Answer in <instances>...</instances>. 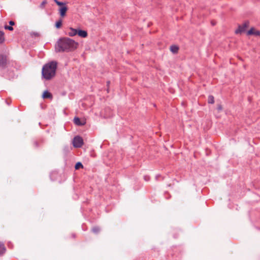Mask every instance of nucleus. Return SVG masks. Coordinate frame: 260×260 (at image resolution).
<instances>
[{
  "label": "nucleus",
  "mask_w": 260,
  "mask_h": 260,
  "mask_svg": "<svg viewBox=\"0 0 260 260\" xmlns=\"http://www.w3.org/2000/svg\"><path fill=\"white\" fill-rule=\"evenodd\" d=\"M211 23L212 26H214L216 24V22L214 20H212Z\"/></svg>",
  "instance_id": "obj_25"
},
{
  "label": "nucleus",
  "mask_w": 260,
  "mask_h": 260,
  "mask_svg": "<svg viewBox=\"0 0 260 260\" xmlns=\"http://www.w3.org/2000/svg\"><path fill=\"white\" fill-rule=\"evenodd\" d=\"M8 246L10 247V242L8 243Z\"/></svg>",
  "instance_id": "obj_30"
},
{
  "label": "nucleus",
  "mask_w": 260,
  "mask_h": 260,
  "mask_svg": "<svg viewBox=\"0 0 260 260\" xmlns=\"http://www.w3.org/2000/svg\"><path fill=\"white\" fill-rule=\"evenodd\" d=\"M77 35H78L79 37L82 38H86L88 36L87 32L84 30H81L80 29H77Z\"/></svg>",
  "instance_id": "obj_8"
},
{
  "label": "nucleus",
  "mask_w": 260,
  "mask_h": 260,
  "mask_svg": "<svg viewBox=\"0 0 260 260\" xmlns=\"http://www.w3.org/2000/svg\"><path fill=\"white\" fill-rule=\"evenodd\" d=\"M7 249L4 243L0 242V256H3L6 252Z\"/></svg>",
  "instance_id": "obj_9"
},
{
  "label": "nucleus",
  "mask_w": 260,
  "mask_h": 260,
  "mask_svg": "<svg viewBox=\"0 0 260 260\" xmlns=\"http://www.w3.org/2000/svg\"><path fill=\"white\" fill-rule=\"evenodd\" d=\"M4 28L5 29H8L10 31H12L14 29L13 27L12 26H8L7 25H5Z\"/></svg>",
  "instance_id": "obj_20"
},
{
  "label": "nucleus",
  "mask_w": 260,
  "mask_h": 260,
  "mask_svg": "<svg viewBox=\"0 0 260 260\" xmlns=\"http://www.w3.org/2000/svg\"><path fill=\"white\" fill-rule=\"evenodd\" d=\"M218 109L219 110H221V106L220 105H219L218 107Z\"/></svg>",
  "instance_id": "obj_27"
},
{
  "label": "nucleus",
  "mask_w": 260,
  "mask_h": 260,
  "mask_svg": "<svg viewBox=\"0 0 260 260\" xmlns=\"http://www.w3.org/2000/svg\"><path fill=\"white\" fill-rule=\"evenodd\" d=\"M107 85L109 86L110 84V81H107Z\"/></svg>",
  "instance_id": "obj_28"
},
{
  "label": "nucleus",
  "mask_w": 260,
  "mask_h": 260,
  "mask_svg": "<svg viewBox=\"0 0 260 260\" xmlns=\"http://www.w3.org/2000/svg\"><path fill=\"white\" fill-rule=\"evenodd\" d=\"M179 47L177 46L176 45H172L170 47V50L173 53H177L178 51Z\"/></svg>",
  "instance_id": "obj_13"
},
{
  "label": "nucleus",
  "mask_w": 260,
  "mask_h": 260,
  "mask_svg": "<svg viewBox=\"0 0 260 260\" xmlns=\"http://www.w3.org/2000/svg\"><path fill=\"white\" fill-rule=\"evenodd\" d=\"M100 231V228L98 226H94L92 229V232L94 234H98Z\"/></svg>",
  "instance_id": "obj_17"
},
{
  "label": "nucleus",
  "mask_w": 260,
  "mask_h": 260,
  "mask_svg": "<svg viewBox=\"0 0 260 260\" xmlns=\"http://www.w3.org/2000/svg\"><path fill=\"white\" fill-rule=\"evenodd\" d=\"M74 122L78 126H82L85 124V121H81L80 119L78 117H75L74 118Z\"/></svg>",
  "instance_id": "obj_10"
},
{
  "label": "nucleus",
  "mask_w": 260,
  "mask_h": 260,
  "mask_svg": "<svg viewBox=\"0 0 260 260\" xmlns=\"http://www.w3.org/2000/svg\"><path fill=\"white\" fill-rule=\"evenodd\" d=\"M9 62L7 59V57L6 55H0V69H5L8 67Z\"/></svg>",
  "instance_id": "obj_3"
},
{
  "label": "nucleus",
  "mask_w": 260,
  "mask_h": 260,
  "mask_svg": "<svg viewBox=\"0 0 260 260\" xmlns=\"http://www.w3.org/2000/svg\"><path fill=\"white\" fill-rule=\"evenodd\" d=\"M159 175H157L156 176V179H157V178L159 177Z\"/></svg>",
  "instance_id": "obj_29"
},
{
  "label": "nucleus",
  "mask_w": 260,
  "mask_h": 260,
  "mask_svg": "<svg viewBox=\"0 0 260 260\" xmlns=\"http://www.w3.org/2000/svg\"><path fill=\"white\" fill-rule=\"evenodd\" d=\"M73 143L75 147L80 148L83 144V141L81 137L77 136L74 137Z\"/></svg>",
  "instance_id": "obj_5"
},
{
  "label": "nucleus",
  "mask_w": 260,
  "mask_h": 260,
  "mask_svg": "<svg viewBox=\"0 0 260 260\" xmlns=\"http://www.w3.org/2000/svg\"><path fill=\"white\" fill-rule=\"evenodd\" d=\"M77 29L73 28L72 27L69 28V31L68 32V35L70 37H73L77 35Z\"/></svg>",
  "instance_id": "obj_12"
},
{
  "label": "nucleus",
  "mask_w": 260,
  "mask_h": 260,
  "mask_svg": "<svg viewBox=\"0 0 260 260\" xmlns=\"http://www.w3.org/2000/svg\"><path fill=\"white\" fill-rule=\"evenodd\" d=\"M208 103L209 104H213L214 103V98L213 95H210L208 96Z\"/></svg>",
  "instance_id": "obj_14"
},
{
  "label": "nucleus",
  "mask_w": 260,
  "mask_h": 260,
  "mask_svg": "<svg viewBox=\"0 0 260 260\" xmlns=\"http://www.w3.org/2000/svg\"><path fill=\"white\" fill-rule=\"evenodd\" d=\"M9 23L10 25V26H12L15 24L14 21H13L12 20L10 21L9 22Z\"/></svg>",
  "instance_id": "obj_24"
},
{
  "label": "nucleus",
  "mask_w": 260,
  "mask_h": 260,
  "mask_svg": "<svg viewBox=\"0 0 260 260\" xmlns=\"http://www.w3.org/2000/svg\"><path fill=\"white\" fill-rule=\"evenodd\" d=\"M33 145L35 148H38L39 146V142L37 141H34L33 142Z\"/></svg>",
  "instance_id": "obj_22"
},
{
  "label": "nucleus",
  "mask_w": 260,
  "mask_h": 260,
  "mask_svg": "<svg viewBox=\"0 0 260 260\" xmlns=\"http://www.w3.org/2000/svg\"><path fill=\"white\" fill-rule=\"evenodd\" d=\"M144 180H145V181H148L149 180H150V177H149V176H147V175H146V176H144Z\"/></svg>",
  "instance_id": "obj_23"
},
{
  "label": "nucleus",
  "mask_w": 260,
  "mask_h": 260,
  "mask_svg": "<svg viewBox=\"0 0 260 260\" xmlns=\"http://www.w3.org/2000/svg\"><path fill=\"white\" fill-rule=\"evenodd\" d=\"M47 4L46 0H44L40 5V8L42 9H44L45 5Z\"/></svg>",
  "instance_id": "obj_19"
},
{
  "label": "nucleus",
  "mask_w": 260,
  "mask_h": 260,
  "mask_svg": "<svg viewBox=\"0 0 260 260\" xmlns=\"http://www.w3.org/2000/svg\"><path fill=\"white\" fill-rule=\"evenodd\" d=\"M83 168V166L82 164V163L80 162H77L75 166V168L76 170H78V169H79L80 168Z\"/></svg>",
  "instance_id": "obj_18"
},
{
  "label": "nucleus",
  "mask_w": 260,
  "mask_h": 260,
  "mask_svg": "<svg viewBox=\"0 0 260 260\" xmlns=\"http://www.w3.org/2000/svg\"><path fill=\"white\" fill-rule=\"evenodd\" d=\"M73 237H75V235L74 234L73 235Z\"/></svg>",
  "instance_id": "obj_31"
},
{
  "label": "nucleus",
  "mask_w": 260,
  "mask_h": 260,
  "mask_svg": "<svg viewBox=\"0 0 260 260\" xmlns=\"http://www.w3.org/2000/svg\"><path fill=\"white\" fill-rule=\"evenodd\" d=\"M53 1L58 6H61V5H64V3H63V2H59L57 0H53Z\"/></svg>",
  "instance_id": "obj_21"
},
{
  "label": "nucleus",
  "mask_w": 260,
  "mask_h": 260,
  "mask_svg": "<svg viewBox=\"0 0 260 260\" xmlns=\"http://www.w3.org/2000/svg\"><path fill=\"white\" fill-rule=\"evenodd\" d=\"M62 25V20L60 19L58 21H57L55 23V27L57 28H59Z\"/></svg>",
  "instance_id": "obj_16"
},
{
  "label": "nucleus",
  "mask_w": 260,
  "mask_h": 260,
  "mask_svg": "<svg viewBox=\"0 0 260 260\" xmlns=\"http://www.w3.org/2000/svg\"><path fill=\"white\" fill-rule=\"evenodd\" d=\"M57 63L55 61H51L44 64L42 68V75L46 80H49L55 77L57 69Z\"/></svg>",
  "instance_id": "obj_2"
},
{
  "label": "nucleus",
  "mask_w": 260,
  "mask_h": 260,
  "mask_svg": "<svg viewBox=\"0 0 260 260\" xmlns=\"http://www.w3.org/2000/svg\"><path fill=\"white\" fill-rule=\"evenodd\" d=\"M247 35L260 36V31L256 30L254 28H251L247 32Z\"/></svg>",
  "instance_id": "obj_7"
},
{
  "label": "nucleus",
  "mask_w": 260,
  "mask_h": 260,
  "mask_svg": "<svg viewBox=\"0 0 260 260\" xmlns=\"http://www.w3.org/2000/svg\"><path fill=\"white\" fill-rule=\"evenodd\" d=\"M249 25V22L248 21H245L242 24L239 26L238 28L236 30L235 33L238 34L245 32L246 28L248 27Z\"/></svg>",
  "instance_id": "obj_4"
},
{
  "label": "nucleus",
  "mask_w": 260,
  "mask_h": 260,
  "mask_svg": "<svg viewBox=\"0 0 260 260\" xmlns=\"http://www.w3.org/2000/svg\"><path fill=\"white\" fill-rule=\"evenodd\" d=\"M34 34L35 36H39V34L38 32H34Z\"/></svg>",
  "instance_id": "obj_26"
},
{
  "label": "nucleus",
  "mask_w": 260,
  "mask_h": 260,
  "mask_svg": "<svg viewBox=\"0 0 260 260\" xmlns=\"http://www.w3.org/2000/svg\"><path fill=\"white\" fill-rule=\"evenodd\" d=\"M42 98L43 99H52L53 96L52 94L49 92L48 90H46L43 92L42 95Z\"/></svg>",
  "instance_id": "obj_11"
},
{
  "label": "nucleus",
  "mask_w": 260,
  "mask_h": 260,
  "mask_svg": "<svg viewBox=\"0 0 260 260\" xmlns=\"http://www.w3.org/2000/svg\"><path fill=\"white\" fill-rule=\"evenodd\" d=\"M5 41L4 32L0 30V44H2Z\"/></svg>",
  "instance_id": "obj_15"
},
{
  "label": "nucleus",
  "mask_w": 260,
  "mask_h": 260,
  "mask_svg": "<svg viewBox=\"0 0 260 260\" xmlns=\"http://www.w3.org/2000/svg\"><path fill=\"white\" fill-rule=\"evenodd\" d=\"M78 43L69 38L59 39L55 45L56 52H69L75 50L78 47Z\"/></svg>",
  "instance_id": "obj_1"
},
{
  "label": "nucleus",
  "mask_w": 260,
  "mask_h": 260,
  "mask_svg": "<svg viewBox=\"0 0 260 260\" xmlns=\"http://www.w3.org/2000/svg\"><path fill=\"white\" fill-rule=\"evenodd\" d=\"M60 7L59 9V13L60 16L61 17H64L66 15V12L68 10V7L66 6V4L64 3L63 5L60 6Z\"/></svg>",
  "instance_id": "obj_6"
}]
</instances>
